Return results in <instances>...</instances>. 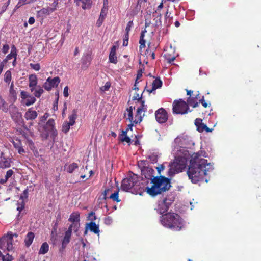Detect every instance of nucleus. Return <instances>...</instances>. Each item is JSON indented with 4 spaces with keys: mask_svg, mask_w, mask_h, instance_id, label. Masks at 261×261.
Instances as JSON below:
<instances>
[{
    "mask_svg": "<svg viewBox=\"0 0 261 261\" xmlns=\"http://www.w3.org/2000/svg\"><path fill=\"white\" fill-rule=\"evenodd\" d=\"M213 170L212 165L208 163L207 160L199 158L197 153L190 160L187 174L191 181L196 184L203 180L204 176L207 175V172Z\"/></svg>",
    "mask_w": 261,
    "mask_h": 261,
    "instance_id": "nucleus-1",
    "label": "nucleus"
},
{
    "mask_svg": "<svg viewBox=\"0 0 261 261\" xmlns=\"http://www.w3.org/2000/svg\"><path fill=\"white\" fill-rule=\"evenodd\" d=\"M151 184V187H146L145 189L147 193L152 197L168 191L171 186V179L163 175L156 176Z\"/></svg>",
    "mask_w": 261,
    "mask_h": 261,
    "instance_id": "nucleus-2",
    "label": "nucleus"
},
{
    "mask_svg": "<svg viewBox=\"0 0 261 261\" xmlns=\"http://www.w3.org/2000/svg\"><path fill=\"white\" fill-rule=\"evenodd\" d=\"M68 221L72 222L68 227L67 230L65 232L64 237L62 241V247L60 249V252H63L67 244L70 242L72 230L74 232H77L80 226V213L78 212H74L72 213L68 219Z\"/></svg>",
    "mask_w": 261,
    "mask_h": 261,
    "instance_id": "nucleus-3",
    "label": "nucleus"
},
{
    "mask_svg": "<svg viewBox=\"0 0 261 261\" xmlns=\"http://www.w3.org/2000/svg\"><path fill=\"white\" fill-rule=\"evenodd\" d=\"M162 224L174 231H179L183 227V222L180 216L174 213H168L161 217Z\"/></svg>",
    "mask_w": 261,
    "mask_h": 261,
    "instance_id": "nucleus-4",
    "label": "nucleus"
},
{
    "mask_svg": "<svg viewBox=\"0 0 261 261\" xmlns=\"http://www.w3.org/2000/svg\"><path fill=\"white\" fill-rule=\"evenodd\" d=\"M135 107L130 106L126 109L128 112V119L130 122H133L135 124L140 123L142 121L143 117L144 116V114H142L143 112H145L147 110V106L145 105V101H141V105H140L137 109L135 117H133V110Z\"/></svg>",
    "mask_w": 261,
    "mask_h": 261,
    "instance_id": "nucleus-5",
    "label": "nucleus"
},
{
    "mask_svg": "<svg viewBox=\"0 0 261 261\" xmlns=\"http://www.w3.org/2000/svg\"><path fill=\"white\" fill-rule=\"evenodd\" d=\"M140 185V177L137 174L129 171L128 176L123 179L121 189L124 191H128L133 189L136 190Z\"/></svg>",
    "mask_w": 261,
    "mask_h": 261,
    "instance_id": "nucleus-6",
    "label": "nucleus"
},
{
    "mask_svg": "<svg viewBox=\"0 0 261 261\" xmlns=\"http://www.w3.org/2000/svg\"><path fill=\"white\" fill-rule=\"evenodd\" d=\"M173 113L176 114H185L189 111V108L186 101L181 99L175 100L173 102Z\"/></svg>",
    "mask_w": 261,
    "mask_h": 261,
    "instance_id": "nucleus-7",
    "label": "nucleus"
},
{
    "mask_svg": "<svg viewBox=\"0 0 261 261\" xmlns=\"http://www.w3.org/2000/svg\"><path fill=\"white\" fill-rule=\"evenodd\" d=\"M174 200L175 198L174 197L168 195L163 200L158 202L155 210L161 214L166 213L168 211Z\"/></svg>",
    "mask_w": 261,
    "mask_h": 261,
    "instance_id": "nucleus-8",
    "label": "nucleus"
},
{
    "mask_svg": "<svg viewBox=\"0 0 261 261\" xmlns=\"http://www.w3.org/2000/svg\"><path fill=\"white\" fill-rule=\"evenodd\" d=\"M146 161L141 160L138 163V167L141 169V174L144 176L146 179H149L152 181V179L155 177L154 170L149 167L145 166Z\"/></svg>",
    "mask_w": 261,
    "mask_h": 261,
    "instance_id": "nucleus-9",
    "label": "nucleus"
},
{
    "mask_svg": "<svg viewBox=\"0 0 261 261\" xmlns=\"http://www.w3.org/2000/svg\"><path fill=\"white\" fill-rule=\"evenodd\" d=\"M155 117L159 123H165L168 119V113L165 109L159 108L155 112Z\"/></svg>",
    "mask_w": 261,
    "mask_h": 261,
    "instance_id": "nucleus-10",
    "label": "nucleus"
},
{
    "mask_svg": "<svg viewBox=\"0 0 261 261\" xmlns=\"http://www.w3.org/2000/svg\"><path fill=\"white\" fill-rule=\"evenodd\" d=\"M60 82V79L58 76L53 79L48 77L44 83L43 87L47 91H50L52 88L57 87Z\"/></svg>",
    "mask_w": 261,
    "mask_h": 261,
    "instance_id": "nucleus-11",
    "label": "nucleus"
},
{
    "mask_svg": "<svg viewBox=\"0 0 261 261\" xmlns=\"http://www.w3.org/2000/svg\"><path fill=\"white\" fill-rule=\"evenodd\" d=\"M12 161L11 158L8 156L5 152H0V168H8L11 167Z\"/></svg>",
    "mask_w": 261,
    "mask_h": 261,
    "instance_id": "nucleus-12",
    "label": "nucleus"
},
{
    "mask_svg": "<svg viewBox=\"0 0 261 261\" xmlns=\"http://www.w3.org/2000/svg\"><path fill=\"white\" fill-rule=\"evenodd\" d=\"M195 125L197 127V130L199 132H203L205 131L206 132H211L213 129H211L208 127L206 125L204 124L202 122V120L200 118H196L195 120Z\"/></svg>",
    "mask_w": 261,
    "mask_h": 261,
    "instance_id": "nucleus-13",
    "label": "nucleus"
},
{
    "mask_svg": "<svg viewBox=\"0 0 261 261\" xmlns=\"http://www.w3.org/2000/svg\"><path fill=\"white\" fill-rule=\"evenodd\" d=\"M38 116L37 112L33 110L32 108H30L25 112L24 114V118L27 120H33L35 119Z\"/></svg>",
    "mask_w": 261,
    "mask_h": 261,
    "instance_id": "nucleus-14",
    "label": "nucleus"
},
{
    "mask_svg": "<svg viewBox=\"0 0 261 261\" xmlns=\"http://www.w3.org/2000/svg\"><path fill=\"white\" fill-rule=\"evenodd\" d=\"M108 8L106 7H103L101 10L100 15L97 21L96 24L98 27H99L102 24L107 14Z\"/></svg>",
    "mask_w": 261,
    "mask_h": 261,
    "instance_id": "nucleus-15",
    "label": "nucleus"
},
{
    "mask_svg": "<svg viewBox=\"0 0 261 261\" xmlns=\"http://www.w3.org/2000/svg\"><path fill=\"white\" fill-rule=\"evenodd\" d=\"M29 86L30 88L31 92H33L35 90V86L37 84V78L35 74H31L29 76Z\"/></svg>",
    "mask_w": 261,
    "mask_h": 261,
    "instance_id": "nucleus-16",
    "label": "nucleus"
},
{
    "mask_svg": "<svg viewBox=\"0 0 261 261\" xmlns=\"http://www.w3.org/2000/svg\"><path fill=\"white\" fill-rule=\"evenodd\" d=\"M76 5L79 6L82 3V8L84 9H90L92 5L91 0H74Z\"/></svg>",
    "mask_w": 261,
    "mask_h": 261,
    "instance_id": "nucleus-17",
    "label": "nucleus"
},
{
    "mask_svg": "<svg viewBox=\"0 0 261 261\" xmlns=\"http://www.w3.org/2000/svg\"><path fill=\"white\" fill-rule=\"evenodd\" d=\"M173 162L176 163V167H175L176 169V172H181L182 169H184L186 167L185 162L182 159L178 158L175 159V160Z\"/></svg>",
    "mask_w": 261,
    "mask_h": 261,
    "instance_id": "nucleus-18",
    "label": "nucleus"
},
{
    "mask_svg": "<svg viewBox=\"0 0 261 261\" xmlns=\"http://www.w3.org/2000/svg\"><path fill=\"white\" fill-rule=\"evenodd\" d=\"M116 46H113L111 48L109 57V60L110 63L116 64L118 62L117 58L116 56Z\"/></svg>",
    "mask_w": 261,
    "mask_h": 261,
    "instance_id": "nucleus-19",
    "label": "nucleus"
},
{
    "mask_svg": "<svg viewBox=\"0 0 261 261\" xmlns=\"http://www.w3.org/2000/svg\"><path fill=\"white\" fill-rule=\"evenodd\" d=\"M152 88L151 89H147V91L149 93L152 92L153 91L155 90L156 89L162 87V82L159 77L156 78L152 84Z\"/></svg>",
    "mask_w": 261,
    "mask_h": 261,
    "instance_id": "nucleus-20",
    "label": "nucleus"
},
{
    "mask_svg": "<svg viewBox=\"0 0 261 261\" xmlns=\"http://www.w3.org/2000/svg\"><path fill=\"white\" fill-rule=\"evenodd\" d=\"M35 235L32 232H29L24 239L25 245L26 247H29L32 244L34 239Z\"/></svg>",
    "mask_w": 261,
    "mask_h": 261,
    "instance_id": "nucleus-21",
    "label": "nucleus"
},
{
    "mask_svg": "<svg viewBox=\"0 0 261 261\" xmlns=\"http://www.w3.org/2000/svg\"><path fill=\"white\" fill-rule=\"evenodd\" d=\"M90 230L95 234L99 235L100 230L98 225H96L94 222H91L86 224Z\"/></svg>",
    "mask_w": 261,
    "mask_h": 261,
    "instance_id": "nucleus-22",
    "label": "nucleus"
},
{
    "mask_svg": "<svg viewBox=\"0 0 261 261\" xmlns=\"http://www.w3.org/2000/svg\"><path fill=\"white\" fill-rule=\"evenodd\" d=\"M16 48L15 46L13 45L12 47L11 53L6 56V58L4 60L8 62L9 60H11L12 58H14V61H16Z\"/></svg>",
    "mask_w": 261,
    "mask_h": 261,
    "instance_id": "nucleus-23",
    "label": "nucleus"
},
{
    "mask_svg": "<svg viewBox=\"0 0 261 261\" xmlns=\"http://www.w3.org/2000/svg\"><path fill=\"white\" fill-rule=\"evenodd\" d=\"M13 236L14 234L12 233H8V242L7 243L6 246H7V250L8 251L12 250L13 248Z\"/></svg>",
    "mask_w": 261,
    "mask_h": 261,
    "instance_id": "nucleus-24",
    "label": "nucleus"
},
{
    "mask_svg": "<svg viewBox=\"0 0 261 261\" xmlns=\"http://www.w3.org/2000/svg\"><path fill=\"white\" fill-rule=\"evenodd\" d=\"M146 32V30L145 29H144V30H142L141 33V35H140V40H139V44H140L139 48H140V50L142 49V48H144L145 47L146 41L144 39V38L145 36V33Z\"/></svg>",
    "mask_w": 261,
    "mask_h": 261,
    "instance_id": "nucleus-25",
    "label": "nucleus"
},
{
    "mask_svg": "<svg viewBox=\"0 0 261 261\" xmlns=\"http://www.w3.org/2000/svg\"><path fill=\"white\" fill-rule=\"evenodd\" d=\"M187 103L188 106H191L193 108H196L198 106L199 102L196 101V99L194 96H190L187 100Z\"/></svg>",
    "mask_w": 261,
    "mask_h": 261,
    "instance_id": "nucleus-26",
    "label": "nucleus"
},
{
    "mask_svg": "<svg viewBox=\"0 0 261 261\" xmlns=\"http://www.w3.org/2000/svg\"><path fill=\"white\" fill-rule=\"evenodd\" d=\"M55 120L53 119H49L46 122L45 125V129L48 132L50 131V130L55 128Z\"/></svg>",
    "mask_w": 261,
    "mask_h": 261,
    "instance_id": "nucleus-27",
    "label": "nucleus"
},
{
    "mask_svg": "<svg viewBox=\"0 0 261 261\" xmlns=\"http://www.w3.org/2000/svg\"><path fill=\"white\" fill-rule=\"evenodd\" d=\"M170 169H169L168 175L169 176H172L175 174L177 173L178 172H176V169L175 167H176V162H172L170 164Z\"/></svg>",
    "mask_w": 261,
    "mask_h": 261,
    "instance_id": "nucleus-28",
    "label": "nucleus"
},
{
    "mask_svg": "<svg viewBox=\"0 0 261 261\" xmlns=\"http://www.w3.org/2000/svg\"><path fill=\"white\" fill-rule=\"evenodd\" d=\"M52 10L50 7H47L46 8H43L38 12V14L40 16H44L45 15H48L53 13Z\"/></svg>",
    "mask_w": 261,
    "mask_h": 261,
    "instance_id": "nucleus-29",
    "label": "nucleus"
},
{
    "mask_svg": "<svg viewBox=\"0 0 261 261\" xmlns=\"http://www.w3.org/2000/svg\"><path fill=\"white\" fill-rule=\"evenodd\" d=\"M77 111L76 110L74 109L72 112V114L69 115L68 117V119L69 120V122L68 123L73 126L75 123V120L77 118Z\"/></svg>",
    "mask_w": 261,
    "mask_h": 261,
    "instance_id": "nucleus-30",
    "label": "nucleus"
},
{
    "mask_svg": "<svg viewBox=\"0 0 261 261\" xmlns=\"http://www.w3.org/2000/svg\"><path fill=\"white\" fill-rule=\"evenodd\" d=\"M8 242V235L6 237H3L0 239V249L5 251L7 250V246H6Z\"/></svg>",
    "mask_w": 261,
    "mask_h": 261,
    "instance_id": "nucleus-31",
    "label": "nucleus"
},
{
    "mask_svg": "<svg viewBox=\"0 0 261 261\" xmlns=\"http://www.w3.org/2000/svg\"><path fill=\"white\" fill-rule=\"evenodd\" d=\"M13 145L15 148H16L19 154H22L25 152L24 149L23 148L21 144V142L20 140H18L17 142H13Z\"/></svg>",
    "mask_w": 261,
    "mask_h": 261,
    "instance_id": "nucleus-32",
    "label": "nucleus"
},
{
    "mask_svg": "<svg viewBox=\"0 0 261 261\" xmlns=\"http://www.w3.org/2000/svg\"><path fill=\"white\" fill-rule=\"evenodd\" d=\"M48 244L46 242H44L41 245L39 253L40 254H45L48 251Z\"/></svg>",
    "mask_w": 261,
    "mask_h": 261,
    "instance_id": "nucleus-33",
    "label": "nucleus"
},
{
    "mask_svg": "<svg viewBox=\"0 0 261 261\" xmlns=\"http://www.w3.org/2000/svg\"><path fill=\"white\" fill-rule=\"evenodd\" d=\"M79 166L77 164L75 163H73L72 164H69L66 168V171L69 173H72L73 171L77 169Z\"/></svg>",
    "mask_w": 261,
    "mask_h": 261,
    "instance_id": "nucleus-34",
    "label": "nucleus"
},
{
    "mask_svg": "<svg viewBox=\"0 0 261 261\" xmlns=\"http://www.w3.org/2000/svg\"><path fill=\"white\" fill-rule=\"evenodd\" d=\"M109 199H112L114 201L119 202L121 200L119 198V190H116L109 196Z\"/></svg>",
    "mask_w": 261,
    "mask_h": 261,
    "instance_id": "nucleus-35",
    "label": "nucleus"
},
{
    "mask_svg": "<svg viewBox=\"0 0 261 261\" xmlns=\"http://www.w3.org/2000/svg\"><path fill=\"white\" fill-rule=\"evenodd\" d=\"M164 57L165 58L166 60H167V62L169 63H172V62H173L176 57L174 56H171L169 53H165Z\"/></svg>",
    "mask_w": 261,
    "mask_h": 261,
    "instance_id": "nucleus-36",
    "label": "nucleus"
},
{
    "mask_svg": "<svg viewBox=\"0 0 261 261\" xmlns=\"http://www.w3.org/2000/svg\"><path fill=\"white\" fill-rule=\"evenodd\" d=\"M12 79V74L10 70H7L4 75V81L7 83H10Z\"/></svg>",
    "mask_w": 261,
    "mask_h": 261,
    "instance_id": "nucleus-37",
    "label": "nucleus"
},
{
    "mask_svg": "<svg viewBox=\"0 0 261 261\" xmlns=\"http://www.w3.org/2000/svg\"><path fill=\"white\" fill-rule=\"evenodd\" d=\"M72 126L70 125L68 122H64L62 126V131L64 133L66 134L69 130L70 126Z\"/></svg>",
    "mask_w": 261,
    "mask_h": 261,
    "instance_id": "nucleus-38",
    "label": "nucleus"
},
{
    "mask_svg": "<svg viewBox=\"0 0 261 261\" xmlns=\"http://www.w3.org/2000/svg\"><path fill=\"white\" fill-rule=\"evenodd\" d=\"M34 95L36 97H40L41 94L43 93V90L40 87H37V89L34 90Z\"/></svg>",
    "mask_w": 261,
    "mask_h": 261,
    "instance_id": "nucleus-39",
    "label": "nucleus"
},
{
    "mask_svg": "<svg viewBox=\"0 0 261 261\" xmlns=\"http://www.w3.org/2000/svg\"><path fill=\"white\" fill-rule=\"evenodd\" d=\"M112 189L110 188L106 189L102 193L101 196L102 199L104 200H106L107 198H109V196L107 195L110 193L112 192Z\"/></svg>",
    "mask_w": 261,
    "mask_h": 261,
    "instance_id": "nucleus-40",
    "label": "nucleus"
},
{
    "mask_svg": "<svg viewBox=\"0 0 261 261\" xmlns=\"http://www.w3.org/2000/svg\"><path fill=\"white\" fill-rule=\"evenodd\" d=\"M36 98L30 95L28 99L27 100L25 105L27 106H30V105L34 104Z\"/></svg>",
    "mask_w": 261,
    "mask_h": 261,
    "instance_id": "nucleus-41",
    "label": "nucleus"
},
{
    "mask_svg": "<svg viewBox=\"0 0 261 261\" xmlns=\"http://www.w3.org/2000/svg\"><path fill=\"white\" fill-rule=\"evenodd\" d=\"M13 259L12 256L7 254L6 256L0 255V261H12Z\"/></svg>",
    "mask_w": 261,
    "mask_h": 261,
    "instance_id": "nucleus-42",
    "label": "nucleus"
},
{
    "mask_svg": "<svg viewBox=\"0 0 261 261\" xmlns=\"http://www.w3.org/2000/svg\"><path fill=\"white\" fill-rule=\"evenodd\" d=\"M147 159H148L151 163H154L158 162V156L156 154H152L149 155Z\"/></svg>",
    "mask_w": 261,
    "mask_h": 261,
    "instance_id": "nucleus-43",
    "label": "nucleus"
},
{
    "mask_svg": "<svg viewBox=\"0 0 261 261\" xmlns=\"http://www.w3.org/2000/svg\"><path fill=\"white\" fill-rule=\"evenodd\" d=\"M58 4V0H54V2L50 4L49 7L52 10L53 12H54L57 9Z\"/></svg>",
    "mask_w": 261,
    "mask_h": 261,
    "instance_id": "nucleus-44",
    "label": "nucleus"
},
{
    "mask_svg": "<svg viewBox=\"0 0 261 261\" xmlns=\"http://www.w3.org/2000/svg\"><path fill=\"white\" fill-rule=\"evenodd\" d=\"M119 140L122 142H126V143H127L129 144H130L131 143V139L127 136H124V137H119Z\"/></svg>",
    "mask_w": 261,
    "mask_h": 261,
    "instance_id": "nucleus-45",
    "label": "nucleus"
},
{
    "mask_svg": "<svg viewBox=\"0 0 261 261\" xmlns=\"http://www.w3.org/2000/svg\"><path fill=\"white\" fill-rule=\"evenodd\" d=\"M133 100H136L137 102L139 103L140 105H141V101H143V100H142V95L140 96L139 94L138 93H136L135 95L133 96Z\"/></svg>",
    "mask_w": 261,
    "mask_h": 261,
    "instance_id": "nucleus-46",
    "label": "nucleus"
},
{
    "mask_svg": "<svg viewBox=\"0 0 261 261\" xmlns=\"http://www.w3.org/2000/svg\"><path fill=\"white\" fill-rule=\"evenodd\" d=\"M47 133H49L50 134V136L53 139H55V138L58 135V132L57 130V129H56V128H53V129L50 130V131H49Z\"/></svg>",
    "mask_w": 261,
    "mask_h": 261,
    "instance_id": "nucleus-47",
    "label": "nucleus"
},
{
    "mask_svg": "<svg viewBox=\"0 0 261 261\" xmlns=\"http://www.w3.org/2000/svg\"><path fill=\"white\" fill-rule=\"evenodd\" d=\"M28 197V189L26 188L23 191L22 194L20 195V199L24 200L27 199Z\"/></svg>",
    "mask_w": 261,
    "mask_h": 261,
    "instance_id": "nucleus-48",
    "label": "nucleus"
},
{
    "mask_svg": "<svg viewBox=\"0 0 261 261\" xmlns=\"http://www.w3.org/2000/svg\"><path fill=\"white\" fill-rule=\"evenodd\" d=\"M30 66L32 69L35 70V71H39L40 69V66L39 63H30Z\"/></svg>",
    "mask_w": 261,
    "mask_h": 261,
    "instance_id": "nucleus-49",
    "label": "nucleus"
},
{
    "mask_svg": "<svg viewBox=\"0 0 261 261\" xmlns=\"http://www.w3.org/2000/svg\"><path fill=\"white\" fill-rule=\"evenodd\" d=\"M88 220H90L91 221V222H93V221L95 220L96 219V217L95 215V213L93 212H91L88 216Z\"/></svg>",
    "mask_w": 261,
    "mask_h": 261,
    "instance_id": "nucleus-50",
    "label": "nucleus"
},
{
    "mask_svg": "<svg viewBox=\"0 0 261 261\" xmlns=\"http://www.w3.org/2000/svg\"><path fill=\"white\" fill-rule=\"evenodd\" d=\"M133 25L134 23L133 20L129 21L127 24V26L125 29V31L126 32H129L131 29L133 27Z\"/></svg>",
    "mask_w": 261,
    "mask_h": 261,
    "instance_id": "nucleus-51",
    "label": "nucleus"
},
{
    "mask_svg": "<svg viewBox=\"0 0 261 261\" xmlns=\"http://www.w3.org/2000/svg\"><path fill=\"white\" fill-rule=\"evenodd\" d=\"M56 95L57 96V98H56V100L54 102V105H53V108H54V110H58V100H59V93H57L56 94Z\"/></svg>",
    "mask_w": 261,
    "mask_h": 261,
    "instance_id": "nucleus-52",
    "label": "nucleus"
},
{
    "mask_svg": "<svg viewBox=\"0 0 261 261\" xmlns=\"http://www.w3.org/2000/svg\"><path fill=\"white\" fill-rule=\"evenodd\" d=\"M199 103H201L202 106L204 107V108H207L208 107V103L205 101V100H204V96H201V98H200L199 100Z\"/></svg>",
    "mask_w": 261,
    "mask_h": 261,
    "instance_id": "nucleus-53",
    "label": "nucleus"
},
{
    "mask_svg": "<svg viewBox=\"0 0 261 261\" xmlns=\"http://www.w3.org/2000/svg\"><path fill=\"white\" fill-rule=\"evenodd\" d=\"M9 49H10L9 45L7 44H5L3 45V47L2 48V52L4 54H6L7 53H8Z\"/></svg>",
    "mask_w": 261,
    "mask_h": 261,
    "instance_id": "nucleus-54",
    "label": "nucleus"
},
{
    "mask_svg": "<svg viewBox=\"0 0 261 261\" xmlns=\"http://www.w3.org/2000/svg\"><path fill=\"white\" fill-rule=\"evenodd\" d=\"M13 174V171L12 169H10L7 171L5 177L8 180V179L10 178Z\"/></svg>",
    "mask_w": 261,
    "mask_h": 261,
    "instance_id": "nucleus-55",
    "label": "nucleus"
},
{
    "mask_svg": "<svg viewBox=\"0 0 261 261\" xmlns=\"http://www.w3.org/2000/svg\"><path fill=\"white\" fill-rule=\"evenodd\" d=\"M30 95L28 94V93L24 91H22L20 93V96L21 98L23 99H25L27 98H28Z\"/></svg>",
    "mask_w": 261,
    "mask_h": 261,
    "instance_id": "nucleus-56",
    "label": "nucleus"
},
{
    "mask_svg": "<svg viewBox=\"0 0 261 261\" xmlns=\"http://www.w3.org/2000/svg\"><path fill=\"white\" fill-rule=\"evenodd\" d=\"M110 86V83L109 82H107L105 86L101 88V89L102 91H108L109 89Z\"/></svg>",
    "mask_w": 261,
    "mask_h": 261,
    "instance_id": "nucleus-57",
    "label": "nucleus"
},
{
    "mask_svg": "<svg viewBox=\"0 0 261 261\" xmlns=\"http://www.w3.org/2000/svg\"><path fill=\"white\" fill-rule=\"evenodd\" d=\"M68 90L69 88L68 86H66L64 88L63 94L65 97H67L69 96Z\"/></svg>",
    "mask_w": 261,
    "mask_h": 261,
    "instance_id": "nucleus-58",
    "label": "nucleus"
},
{
    "mask_svg": "<svg viewBox=\"0 0 261 261\" xmlns=\"http://www.w3.org/2000/svg\"><path fill=\"white\" fill-rule=\"evenodd\" d=\"M164 168L165 167L163 165H161L159 167L156 168L159 174H160L161 171H163L164 169Z\"/></svg>",
    "mask_w": 261,
    "mask_h": 261,
    "instance_id": "nucleus-59",
    "label": "nucleus"
},
{
    "mask_svg": "<svg viewBox=\"0 0 261 261\" xmlns=\"http://www.w3.org/2000/svg\"><path fill=\"white\" fill-rule=\"evenodd\" d=\"M142 76V70H139L138 71L137 75V78H136V81L138 79H139L141 76Z\"/></svg>",
    "mask_w": 261,
    "mask_h": 261,
    "instance_id": "nucleus-60",
    "label": "nucleus"
},
{
    "mask_svg": "<svg viewBox=\"0 0 261 261\" xmlns=\"http://www.w3.org/2000/svg\"><path fill=\"white\" fill-rule=\"evenodd\" d=\"M5 105H6V101L0 97V107H4Z\"/></svg>",
    "mask_w": 261,
    "mask_h": 261,
    "instance_id": "nucleus-61",
    "label": "nucleus"
},
{
    "mask_svg": "<svg viewBox=\"0 0 261 261\" xmlns=\"http://www.w3.org/2000/svg\"><path fill=\"white\" fill-rule=\"evenodd\" d=\"M28 22L30 24H34V22H35V19H34V18L33 17H30L29 19V20H28Z\"/></svg>",
    "mask_w": 261,
    "mask_h": 261,
    "instance_id": "nucleus-62",
    "label": "nucleus"
},
{
    "mask_svg": "<svg viewBox=\"0 0 261 261\" xmlns=\"http://www.w3.org/2000/svg\"><path fill=\"white\" fill-rule=\"evenodd\" d=\"M7 63V62L4 59L3 61L0 63V68L4 69V67Z\"/></svg>",
    "mask_w": 261,
    "mask_h": 261,
    "instance_id": "nucleus-63",
    "label": "nucleus"
},
{
    "mask_svg": "<svg viewBox=\"0 0 261 261\" xmlns=\"http://www.w3.org/2000/svg\"><path fill=\"white\" fill-rule=\"evenodd\" d=\"M127 131L126 130H122V133L120 135L119 137H124V136H127Z\"/></svg>",
    "mask_w": 261,
    "mask_h": 261,
    "instance_id": "nucleus-64",
    "label": "nucleus"
}]
</instances>
